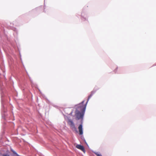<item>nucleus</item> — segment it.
Returning a JSON list of instances; mask_svg holds the SVG:
<instances>
[{
    "mask_svg": "<svg viewBox=\"0 0 156 156\" xmlns=\"http://www.w3.org/2000/svg\"><path fill=\"white\" fill-rule=\"evenodd\" d=\"M97 156H102V155L98 152L95 153Z\"/></svg>",
    "mask_w": 156,
    "mask_h": 156,
    "instance_id": "39448f33",
    "label": "nucleus"
},
{
    "mask_svg": "<svg viewBox=\"0 0 156 156\" xmlns=\"http://www.w3.org/2000/svg\"><path fill=\"white\" fill-rule=\"evenodd\" d=\"M76 147L78 149L81 150L84 153L85 152V151L84 148L83 146L77 144L76 146Z\"/></svg>",
    "mask_w": 156,
    "mask_h": 156,
    "instance_id": "7ed1b4c3",
    "label": "nucleus"
},
{
    "mask_svg": "<svg viewBox=\"0 0 156 156\" xmlns=\"http://www.w3.org/2000/svg\"><path fill=\"white\" fill-rule=\"evenodd\" d=\"M82 127V122L81 124L79 125L78 127V129L79 132V134L80 135H82L83 134Z\"/></svg>",
    "mask_w": 156,
    "mask_h": 156,
    "instance_id": "20e7f679",
    "label": "nucleus"
},
{
    "mask_svg": "<svg viewBox=\"0 0 156 156\" xmlns=\"http://www.w3.org/2000/svg\"><path fill=\"white\" fill-rule=\"evenodd\" d=\"M67 122L70 126L71 128L73 129L75 128V125L73 121L71 119H69L67 121Z\"/></svg>",
    "mask_w": 156,
    "mask_h": 156,
    "instance_id": "f03ea898",
    "label": "nucleus"
},
{
    "mask_svg": "<svg viewBox=\"0 0 156 156\" xmlns=\"http://www.w3.org/2000/svg\"><path fill=\"white\" fill-rule=\"evenodd\" d=\"M93 94L92 93L89 96L87 101L85 104L83 105V103L84 101H83L81 103L77 105L75 111V115L73 116L75 117L76 120H78L80 119H83L86 109L87 104L89 99L91 98Z\"/></svg>",
    "mask_w": 156,
    "mask_h": 156,
    "instance_id": "f257e3e1",
    "label": "nucleus"
},
{
    "mask_svg": "<svg viewBox=\"0 0 156 156\" xmlns=\"http://www.w3.org/2000/svg\"><path fill=\"white\" fill-rule=\"evenodd\" d=\"M3 156H9V155H8L5 154V155H4Z\"/></svg>",
    "mask_w": 156,
    "mask_h": 156,
    "instance_id": "423d86ee",
    "label": "nucleus"
}]
</instances>
